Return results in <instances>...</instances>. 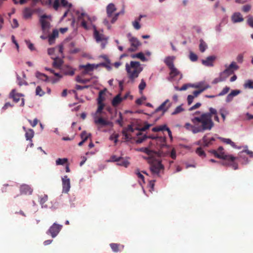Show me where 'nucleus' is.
<instances>
[{
	"label": "nucleus",
	"mask_w": 253,
	"mask_h": 253,
	"mask_svg": "<svg viewBox=\"0 0 253 253\" xmlns=\"http://www.w3.org/2000/svg\"><path fill=\"white\" fill-rule=\"evenodd\" d=\"M139 151L143 152L148 155V157H144L143 158L146 160L150 164V169L152 173L158 176L160 175V170L164 169V166L157 158L166 157L169 155H170V157L173 159H175L176 157V152L173 148L170 152L169 151L165 152L163 150L157 152L148 148H141Z\"/></svg>",
	"instance_id": "1"
},
{
	"label": "nucleus",
	"mask_w": 253,
	"mask_h": 253,
	"mask_svg": "<svg viewBox=\"0 0 253 253\" xmlns=\"http://www.w3.org/2000/svg\"><path fill=\"white\" fill-rule=\"evenodd\" d=\"M126 70L128 78L133 83L142 71L143 67L139 62L131 61L129 64H126Z\"/></svg>",
	"instance_id": "2"
},
{
	"label": "nucleus",
	"mask_w": 253,
	"mask_h": 253,
	"mask_svg": "<svg viewBox=\"0 0 253 253\" xmlns=\"http://www.w3.org/2000/svg\"><path fill=\"white\" fill-rule=\"evenodd\" d=\"M191 121L193 124L186 123L185 127L191 131L193 133L196 134L208 131L199 117H193L191 119Z\"/></svg>",
	"instance_id": "3"
},
{
	"label": "nucleus",
	"mask_w": 253,
	"mask_h": 253,
	"mask_svg": "<svg viewBox=\"0 0 253 253\" xmlns=\"http://www.w3.org/2000/svg\"><path fill=\"white\" fill-rule=\"evenodd\" d=\"M217 111L212 107L209 108V112L202 113L199 118L205 125L208 131L211 130L214 126V123L212 120V115H216Z\"/></svg>",
	"instance_id": "4"
},
{
	"label": "nucleus",
	"mask_w": 253,
	"mask_h": 253,
	"mask_svg": "<svg viewBox=\"0 0 253 253\" xmlns=\"http://www.w3.org/2000/svg\"><path fill=\"white\" fill-rule=\"evenodd\" d=\"M51 20V16L50 15L43 14L40 17L39 21L41 25L42 33L44 35H47L49 33L50 28V21Z\"/></svg>",
	"instance_id": "5"
},
{
	"label": "nucleus",
	"mask_w": 253,
	"mask_h": 253,
	"mask_svg": "<svg viewBox=\"0 0 253 253\" xmlns=\"http://www.w3.org/2000/svg\"><path fill=\"white\" fill-rule=\"evenodd\" d=\"M211 153L217 158L221 159L225 161H229V163L233 162L237 158L232 155L225 154L224 152V148L222 146H219L217 151L212 150Z\"/></svg>",
	"instance_id": "6"
},
{
	"label": "nucleus",
	"mask_w": 253,
	"mask_h": 253,
	"mask_svg": "<svg viewBox=\"0 0 253 253\" xmlns=\"http://www.w3.org/2000/svg\"><path fill=\"white\" fill-rule=\"evenodd\" d=\"M225 67L226 68L219 73L220 76L223 78L224 81H225L229 76L232 75L235 70L239 68V67L235 62H232L229 65L226 64Z\"/></svg>",
	"instance_id": "7"
},
{
	"label": "nucleus",
	"mask_w": 253,
	"mask_h": 253,
	"mask_svg": "<svg viewBox=\"0 0 253 253\" xmlns=\"http://www.w3.org/2000/svg\"><path fill=\"white\" fill-rule=\"evenodd\" d=\"M62 227V225L54 222L46 231V234L50 235L52 238H54L58 235Z\"/></svg>",
	"instance_id": "8"
},
{
	"label": "nucleus",
	"mask_w": 253,
	"mask_h": 253,
	"mask_svg": "<svg viewBox=\"0 0 253 253\" xmlns=\"http://www.w3.org/2000/svg\"><path fill=\"white\" fill-rule=\"evenodd\" d=\"M94 122L97 125L101 126H113V123L104 118L102 116H95L94 117Z\"/></svg>",
	"instance_id": "9"
},
{
	"label": "nucleus",
	"mask_w": 253,
	"mask_h": 253,
	"mask_svg": "<svg viewBox=\"0 0 253 253\" xmlns=\"http://www.w3.org/2000/svg\"><path fill=\"white\" fill-rule=\"evenodd\" d=\"M62 193L67 194L71 188L70 179L67 175H65L61 178Z\"/></svg>",
	"instance_id": "10"
},
{
	"label": "nucleus",
	"mask_w": 253,
	"mask_h": 253,
	"mask_svg": "<svg viewBox=\"0 0 253 253\" xmlns=\"http://www.w3.org/2000/svg\"><path fill=\"white\" fill-rule=\"evenodd\" d=\"M169 70L170 71L169 73V76L168 78L169 81L170 82H173L175 80L174 78L178 75L180 76L178 80V81H179L180 80L182 79V74L175 67L170 69Z\"/></svg>",
	"instance_id": "11"
},
{
	"label": "nucleus",
	"mask_w": 253,
	"mask_h": 253,
	"mask_svg": "<svg viewBox=\"0 0 253 253\" xmlns=\"http://www.w3.org/2000/svg\"><path fill=\"white\" fill-rule=\"evenodd\" d=\"M216 57L215 55L208 56L205 59H202L201 62L203 65L206 67H213L214 61L216 60Z\"/></svg>",
	"instance_id": "12"
},
{
	"label": "nucleus",
	"mask_w": 253,
	"mask_h": 253,
	"mask_svg": "<svg viewBox=\"0 0 253 253\" xmlns=\"http://www.w3.org/2000/svg\"><path fill=\"white\" fill-rule=\"evenodd\" d=\"M98 67V65L94 64L88 63L86 65H81L79 66L80 69L84 68V70L83 72L84 75L87 74L89 72L93 71L94 69Z\"/></svg>",
	"instance_id": "13"
},
{
	"label": "nucleus",
	"mask_w": 253,
	"mask_h": 253,
	"mask_svg": "<svg viewBox=\"0 0 253 253\" xmlns=\"http://www.w3.org/2000/svg\"><path fill=\"white\" fill-rule=\"evenodd\" d=\"M244 20L243 15L239 12H234L231 16V20L234 24L242 22Z\"/></svg>",
	"instance_id": "14"
},
{
	"label": "nucleus",
	"mask_w": 253,
	"mask_h": 253,
	"mask_svg": "<svg viewBox=\"0 0 253 253\" xmlns=\"http://www.w3.org/2000/svg\"><path fill=\"white\" fill-rule=\"evenodd\" d=\"M169 99L166 100L163 103H162L155 110L154 113H157L160 111H162L163 114L168 111L169 108L171 106V103L168 104V106H166V104L169 102Z\"/></svg>",
	"instance_id": "15"
},
{
	"label": "nucleus",
	"mask_w": 253,
	"mask_h": 253,
	"mask_svg": "<svg viewBox=\"0 0 253 253\" xmlns=\"http://www.w3.org/2000/svg\"><path fill=\"white\" fill-rule=\"evenodd\" d=\"M148 138L156 140L157 143H160L161 148L166 146L169 147V146L166 144V138L165 137L162 136H155L154 135L148 136Z\"/></svg>",
	"instance_id": "16"
},
{
	"label": "nucleus",
	"mask_w": 253,
	"mask_h": 253,
	"mask_svg": "<svg viewBox=\"0 0 253 253\" xmlns=\"http://www.w3.org/2000/svg\"><path fill=\"white\" fill-rule=\"evenodd\" d=\"M84 17H85V19H86L88 21L90 25L93 27L94 25L92 23L96 20V17L95 16L90 17L86 13L82 12L78 15V19L81 20Z\"/></svg>",
	"instance_id": "17"
},
{
	"label": "nucleus",
	"mask_w": 253,
	"mask_h": 253,
	"mask_svg": "<svg viewBox=\"0 0 253 253\" xmlns=\"http://www.w3.org/2000/svg\"><path fill=\"white\" fill-rule=\"evenodd\" d=\"M20 192L22 194L31 195L33 189L28 185L23 184L20 186Z\"/></svg>",
	"instance_id": "18"
},
{
	"label": "nucleus",
	"mask_w": 253,
	"mask_h": 253,
	"mask_svg": "<svg viewBox=\"0 0 253 253\" xmlns=\"http://www.w3.org/2000/svg\"><path fill=\"white\" fill-rule=\"evenodd\" d=\"M22 96H23V94L16 92L15 89H13L9 93V98H12L15 103L18 102Z\"/></svg>",
	"instance_id": "19"
},
{
	"label": "nucleus",
	"mask_w": 253,
	"mask_h": 253,
	"mask_svg": "<svg viewBox=\"0 0 253 253\" xmlns=\"http://www.w3.org/2000/svg\"><path fill=\"white\" fill-rule=\"evenodd\" d=\"M175 59V57L174 56H169L165 58L164 62L170 69L174 67L173 61Z\"/></svg>",
	"instance_id": "20"
},
{
	"label": "nucleus",
	"mask_w": 253,
	"mask_h": 253,
	"mask_svg": "<svg viewBox=\"0 0 253 253\" xmlns=\"http://www.w3.org/2000/svg\"><path fill=\"white\" fill-rule=\"evenodd\" d=\"M116 10V8L115 5L112 3H109L106 7L107 17L111 18L113 13Z\"/></svg>",
	"instance_id": "21"
},
{
	"label": "nucleus",
	"mask_w": 253,
	"mask_h": 253,
	"mask_svg": "<svg viewBox=\"0 0 253 253\" xmlns=\"http://www.w3.org/2000/svg\"><path fill=\"white\" fill-rule=\"evenodd\" d=\"M243 153H246L248 155H249L251 157H253V152L250 150H249L248 149H246L242 151L239 153V156L241 158H243V159L245 160V164H247L249 163L248 159L246 157H243L242 156V154Z\"/></svg>",
	"instance_id": "22"
},
{
	"label": "nucleus",
	"mask_w": 253,
	"mask_h": 253,
	"mask_svg": "<svg viewBox=\"0 0 253 253\" xmlns=\"http://www.w3.org/2000/svg\"><path fill=\"white\" fill-rule=\"evenodd\" d=\"M94 37L97 42L103 41V36L99 34L95 25H93Z\"/></svg>",
	"instance_id": "23"
},
{
	"label": "nucleus",
	"mask_w": 253,
	"mask_h": 253,
	"mask_svg": "<svg viewBox=\"0 0 253 253\" xmlns=\"http://www.w3.org/2000/svg\"><path fill=\"white\" fill-rule=\"evenodd\" d=\"M129 42L130 43L131 46H134L138 48L141 45L140 42L135 37H131L129 39Z\"/></svg>",
	"instance_id": "24"
},
{
	"label": "nucleus",
	"mask_w": 253,
	"mask_h": 253,
	"mask_svg": "<svg viewBox=\"0 0 253 253\" xmlns=\"http://www.w3.org/2000/svg\"><path fill=\"white\" fill-rule=\"evenodd\" d=\"M215 139L214 137H211L209 138L207 135H204L202 138L203 145L205 147L208 146L211 144L212 141H214Z\"/></svg>",
	"instance_id": "25"
},
{
	"label": "nucleus",
	"mask_w": 253,
	"mask_h": 253,
	"mask_svg": "<svg viewBox=\"0 0 253 253\" xmlns=\"http://www.w3.org/2000/svg\"><path fill=\"white\" fill-rule=\"evenodd\" d=\"M90 135V133L87 134L85 131H83L81 134V137L82 138V141L79 143L78 145L81 146Z\"/></svg>",
	"instance_id": "26"
},
{
	"label": "nucleus",
	"mask_w": 253,
	"mask_h": 253,
	"mask_svg": "<svg viewBox=\"0 0 253 253\" xmlns=\"http://www.w3.org/2000/svg\"><path fill=\"white\" fill-rule=\"evenodd\" d=\"M53 59V66L56 68H59L63 63V61L59 57H51Z\"/></svg>",
	"instance_id": "27"
},
{
	"label": "nucleus",
	"mask_w": 253,
	"mask_h": 253,
	"mask_svg": "<svg viewBox=\"0 0 253 253\" xmlns=\"http://www.w3.org/2000/svg\"><path fill=\"white\" fill-rule=\"evenodd\" d=\"M36 77L38 79L46 82L49 81L48 77L45 74L38 71L36 73Z\"/></svg>",
	"instance_id": "28"
},
{
	"label": "nucleus",
	"mask_w": 253,
	"mask_h": 253,
	"mask_svg": "<svg viewBox=\"0 0 253 253\" xmlns=\"http://www.w3.org/2000/svg\"><path fill=\"white\" fill-rule=\"evenodd\" d=\"M123 99V98L121 97V94H118L113 99L112 101V105L114 106H117L121 102Z\"/></svg>",
	"instance_id": "29"
},
{
	"label": "nucleus",
	"mask_w": 253,
	"mask_h": 253,
	"mask_svg": "<svg viewBox=\"0 0 253 253\" xmlns=\"http://www.w3.org/2000/svg\"><path fill=\"white\" fill-rule=\"evenodd\" d=\"M33 13V11L30 8L26 7L23 10V16L26 19L30 18Z\"/></svg>",
	"instance_id": "30"
},
{
	"label": "nucleus",
	"mask_w": 253,
	"mask_h": 253,
	"mask_svg": "<svg viewBox=\"0 0 253 253\" xmlns=\"http://www.w3.org/2000/svg\"><path fill=\"white\" fill-rule=\"evenodd\" d=\"M199 42V49L201 52L203 53L207 49L208 45L202 39H200Z\"/></svg>",
	"instance_id": "31"
},
{
	"label": "nucleus",
	"mask_w": 253,
	"mask_h": 253,
	"mask_svg": "<svg viewBox=\"0 0 253 253\" xmlns=\"http://www.w3.org/2000/svg\"><path fill=\"white\" fill-rule=\"evenodd\" d=\"M131 57L132 58H139L143 62L147 61V59L145 57L144 54L141 52H138L135 54H132Z\"/></svg>",
	"instance_id": "32"
},
{
	"label": "nucleus",
	"mask_w": 253,
	"mask_h": 253,
	"mask_svg": "<svg viewBox=\"0 0 253 253\" xmlns=\"http://www.w3.org/2000/svg\"><path fill=\"white\" fill-rule=\"evenodd\" d=\"M121 160L117 163V165L127 168L129 165V162L123 157H120Z\"/></svg>",
	"instance_id": "33"
},
{
	"label": "nucleus",
	"mask_w": 253,
	"mask_h": 253,
	"mask_svg": "<svg viewBox=\"0 0 253 253\" xmlns=\"http://www.w3.org/2000/svg\"><path fill=\"white\" fill-rule=\"evenodd\" d=\"M218 138L221 140L223 142L230 145L232 147H235L236 144L229 138H225L221 137H218Z\"/></svg>",
	"instance_id": "34"
},
{
	"label": "nucleus",
	"mask_w": 253,
	"mask_h": 253,
	"mask_svg": "<svg viewBox=\"0 0 253 253\" xmlns=\"http://www.w3.org/2000/svg\"><path fill=\"white\" fill-rule=\"evenodd\" d=\"M34 134V130L32 129H29L25 133V137L27 140H31Z\"/></svg>",
	"instance_id": "35"
},
{
	"label": "nucleus",
	"mask_w": 253,
	"mask_h": 253,
	"mask_svg": "<svg viewBox=\"0 0 253 253\" xmlns=\"http://www.w3.org/2000/svg\"><path fill=\"white\" fill-rule=\"evenodd\" d=\"M167 126L166 125H164L154 127L152 128V131L154 132H157L160 131H164L166 130L167 128Z\"/></svg>",
	"instance_id": "36"
},
{
	"label": "nucleus",
	"mask_w": 253,
	"mask_h": 253,
	"mask_svg": "<svg viewBox=\"0 0 253 253\" xmlns=\"http://www.w3.org/2000/svg\"><path fill=\"white\" fill-rule=\"evenodd\" d=\"M152 124H150L147 122H145L144 124V126L143 127H137L135 128V129L140 131H145V130L148 129L151 126H152Z\"/></svg>",
	"instance_id": "37"
},
{
	"label": "nucleus",
	"mask_w": 253,
	"mask_h": 253,
	"mask_svg": "<svg viewBox=\"0 0 253 253\" xmlns=\"http://www.w3.org/2000/svg\"><path fill=\"white\" fill-rule=\"evenodd\" d=\"M111 63H109L108 62H102L99 64H97L98 65V67L103 66L106 68L108 71H111L112 70V67L110 65Z\"/></svg>",
	"instance_id": "38"
},
{
	"label": "nucleus",
	"mask_w": 253,
	"mask_h": 253,
	"mask_svg": "<svg viewBox=\"0 0 253 253\" xmlns=\"http://www.w3.org/2000/svg\"><path fill=\"white\" fill-rule=\"evenodd\" d=\"M184 111V109L182 107V105L177 106L174 110V111L171 113L172 115H175L177 114L181 113Z\"/></svg>",
	"instance_id": "39"
},
{
	"label": "nucleus",
	"mask_w": 253,
	"mask_h": 253,
	"mask_svg": "<svg viewBox=\"0 0 253 253\" xmlns=\"http://www.w3.org/2000/svg\"><path fill=\"white\" fill-rule=\"evenodd\" d=\"M68 161V159L67 158H59L56 161V165H63L65 163H66Z\"/></svg>",
	"instance_id": "40"
},
{
	"label": "nucleus",
	"mask_w": 253,
	"mask_h": 253,
	"mask_svg": "<svg viewBox=\"0 0 253 253\" xmlns=\"http://www.w3.org/2000/svg\"><path fill=\"white\" fill-rule=\"evenodd\" d=\"M120 245L116 243H111L110 244V246L112 251L115 253H117L119 251V247Z\"/></svg>",
	"instance_id": "41"
},
{
	"label": "nucleus",
	"mask_w": 253,
	"mask_h": 253,
	"mask_svg": "<svg viewBox=\"0 0 253 253\" xmlns=\"http://www.w3.org/2000/svg\"><path fill=\"white\" fill-rule=\"evenodd\" d=\"M45 94L44 91H43L41 88V86H38L36 88V94L37 95H39L40 96H42Z\"/></svg>",
	"instance_id": "42"
},
{
	"label": "nucleus",
	"mask_w": 253,
	"mask_h": 253,
	"mask_svg": "<svg viewBox=\"0 0 253 253\" xmlns=\"http://www.w3.org/2000/svg\"><path fill=\"white\" fill-rule=\"evenodd\" d=\"M122 134L123 136L125 137V139L126 141H130L132 139V137L131 135L128 134L127 133V131L126 130V129H123L122 131Z\"/></svg>",
	"instance_id": "43"
},
{
	"label": "nucleus",
	"mask_w": 253,
	"mask_h": 253,
	"mask_svg": "<svg viewBox=\"0 0 253 253\" xmlns=\"http://www.w3.org/2000/svg\"><path fill=\"white\" fill-rule=\"evenodd\" d=\"M234 161L233 162L229 163V161H225V162H222V165L224 166H227V165H231L233 163L232 167L234 169H237L238 167V165L234 163Z\"/></svg>",
	"instance_id": "44"
},
{
	"label": "nucleus",
	"mask_w": 253,
	"mask_h": 253,
	"mask_svg": "<svg viewBox=\"0 0 253 253\" xmlns=\"http://www.w3.org/2000/svg\"><path fill=\"white\" fill-rule=\"evenodd\" d=\"M146 84L144 80V79H142L141 80L140 83L138 85V88L139 90V91L141 92L146 87Z\"/></svg>",
	"instance_id": "45"
},
{
	"label": "nucleus",
	"mask_w": 253,
	"mask_h": 253,
	"mask_svg": "<svg viewBox=\"0 0 253 253\" xmlns=\"http://www.w3.org/2000/svg\"><path fill=\"white\" fill-rule=\"evenodd\" d=\"M98 104V108L96 110V114H104V112H103L102 111V110L104 107V104L103 103H100V104Z\"/></svg>",
	"instance_id": "46"
},
{
	"label": "nucleus",
	"mask_w": 253,
	"mask_h": 253,
	"mask_svg": "<svg viewBox=\"0 0 253 253\" xmlns=\"http://www.w3.org/2000/svg\"><path fill=\"white\" fill-rule=\"evenodd\" d=\"M230 90V87L228 86H225L223 88L222 90L217 95L218 96H221L227 94Z\"/></svg>",
	"instance_id": "47"
},
{
	"label": "nucleus",
	"mask_w": 253,
	"mask_h": 253,
	"mask_svg": "<svg viewBox=\"0 0 253 253\" xmlns=\"http://www.w3.org/2000/svg\"><path fill=\"white\" fill-rule=\"evenodd\" d=\"M196 153L200 157H205L206 156L205 152L203 151L201 147H198L196 149Z\"/></svg>",
	"instance_id": "48"
},
{
	"label": "nucleus",
	"mask_w": 253,
	"mask_h": 253,
	"mask_svg": "<svg viewBox=\"0 0 253 253\" xmlns=\"http://www.w3.org/2000/svg\"><path fill=\"white\" fill-rule=\"evenodd\" d=\"M104 93L103 91H100L99 93V95L97 98V103H103L102 102L104 100V98L103 97L102 95Z\"/></svg>",
	"instance_id": "49"
},
{
	"label": "nucleus",
	"mask_w": 253,
	"mask_h": 253,
	"mask_svg": "<svg viewBox=\"0 0 253 253\" xmlns=\"http://www.w3.org/2000/svg\"><path fill=\"white\" fill-rule=\"evenodd\" d=\"M189 58L191 61L195 62L198 59V56L194 53L190 52L189 54Z\"/></svg>",
	"instance_id": "50"
},
{
	"label": "nucleus",
	"mask_w": 253,
	"mask_h": 253,
	"mask_svg": "<svg viewBox=\"0 0 253 253\" xmlns=\"http://www.w3.org/2000/svg\"><path fill=\"white\" fill-rule=\"evenodd\" d=\"M48 200V196L47 195H44L43 197H40L39 202L40 205L44 204Z\"/></svg>",
	"instance_id": "51"
},
{
	"label": "nucleus",
	"mask_w": 253,
	"mask_h": 253,
	"mask_svg": "<svg viewBox=\"0 0 253 253\" xmlns=\"http://www.w3.org/2000/svg\"><path fill=\"white\" fill-rule=\"evenodd\" d=\"M17 79L18 81V84L20 85H28V83L25 81L24 80H22L21 77L17 75Z\"/></svg>",
	"instance_id": "52"
},
{
	"label": "nucleus",
	"mask_w": 253,
	"mask_h": 253,
	"mask_svg": "<svg viewBox=\"0 0 253 253\" xmlns=\"http://www.w3.org/2000/svg\"><path fill=\"white\" fill-rule=\"evenodd\" d=\"M147 138H148V136L146 135H144L142 137H138L137 140H136V143L137 144L141 143Z\"/></svg>",
	"instance_id": "53"
},
{
	"label": "nucleus",
	"mask_w": 253,
	"mask_h": 253,
	"mask_svg": "<svg viewBox=\"0 0 253 253\" xmlns=\"http://www.w3.org/2000/svg\"><path fill=\"white\" fill-rule=\"evenodd\" d=\"M61 5L64 7H71L72 6V4L69 3L67 0H60Z\"/></svg>",
	"instance_id": "54"
},
{
	"label": "nucleus",
	"mask_w": 253,
	"mask_h": 253,
	"mask_svg": "<svg viewBox=\"0 0 253 253\" xmlns=\"http://www.w3.org/2000/svg\"><path fill=\"white\" fill-rule=\"evenodd\" d=\"M79 21H81V25L86 30H88L89 29L87 23L85 21V17H84L82 19L79 20Z\"/></svg>",
	"instance_id": "55"
},
{
	"label": "nucleus",
	"mask_w": 253,
	"mask_h": 253,
	"mask_svg": "<svg viewBox=\"0 0 253 253\" xmlns=\"http://www.w3.org/2000/svg\"><path fill=\"white\" fill-rule=\"evenodd\" d=\"M121 160L120 157H117L116 155H113L111 156L110 160H108V162H118Z\"/></svg>",
	"instance_id": "56"
},
{
	"label": "nucleus",
	"mask_w": 253,
	"mask_h": 253,
	"mask_svg": "<svg viewBox=\"0 0 253 253\" xmlns=\"http://www.w3.org/2000/svg\"><path fill=\"white\" fill-rule=\"evenodd\" d=\"M224 81H225L224 80V78H222V77H221V76H220V75H219V77H218V78H216L214 79L213 80V81H212V83L213 84H217L218 83L222 82H224Z\"/></svg>",
	"instance_id": "57"
},
{
	"label": "nucleus",
	"mask_w": 253,
	"mask_h": 253,
	"mask_svg": "<svg viewBox=\"0 0 253 253\" xmlns=\"http://www.w3.org/2000/svg\"><path fill=\"white\" fill-rule=\"evenodd\" d=\"M132 26L134 28L137 30H139L141 28V26L139 24V22L138 21L135 20L132 23Z\"/></svg>",
	"instance_id": "58"
},
{
	"label": "nucleus",
	"mask_w": 253,
	"mask_h": 253,
	"mask_svg": "<svg viewBox=\"0 0 253 253\" xmlns=\"http://www.w3.org/2000/svg\"><path fill=\"white\" fill-rule=\"evenodd\" d=\"M76 81L80 83L85 84L88 83L89 80L88 79H82L80 76H78L76 78Z\"/></svg>",
	"instance_id": "59"
},
{
	"label": "nucleus",
	"mask_w": 253,
	"mask_h": 253,
	"mask_svg": "<svg viewBox=\"0 0 253 253\" xmlns=\"http://www.w3.org/2000/svg\"><path fill=\"white\" fill-rule=\"evenodd\" d=\"M123 115L121 113H119V119H117L116 121V122L118 124L121 126H123Z\"/></svg>",
	"instance_id": "60"
},
{
	"label": "nucleus",
	"mask_w": 253,
	"mask_h": 253,
	"mask_svg": "<svg viewBox=\"0 0 253 253\" xmlns=\"http://www.w3.org/2000/svg\"><path fill=\"white\" fill-rule=\"evenodd\" d=\"M240 93L241 91L240 90L235 89L232 90L229 94L232 97H234L238 95L239 94H240Z\"/></svg>",
	"instance_id": "61"
},
{
	"label": "nucleus",
	"mask_w": 253,
	"mask_h": 253,
	"mask_svg": "<svg viewBox=\"0 0 253 253\" xmlns=\"http://www.w3.org/2000/svg\"><path fill=\"white\" fill-rule=\"evenodd\" d=\"M247 23L252 28H253V17L249 15L248 17V20H247Z\"/></svg>",
	"instance_id": "62"
},
{
	"label": "nucleus",
	"mask_w": 253,
	"mask_h": 253,
	"mask_svg": "<svg viewBox=\"0 0 253 253\" xmlns=\"http://www.w3.org/2000/svg\"><path fill=\"white\" fill-rule=\"evenodd\" d=\"M244 87L253 89V81L249 80L248 82L244 84Z\"/></svg>",
	"instance_id": "63"
},
{
	"label": "nucleus",
	"mask_w": 253,
	"mask_h": 253,
	"mask_svg": "<svg viewBox=\"0 0 253 253\" xmlns=\"http://www.w3.org/2000/svg\"><path fill=\"white\" fill-rule=\"evenodd\" d=\"M14 106V104H11L9 102L6 103L2 107L1 109L2 110H6L8 108H12Z\"/></svg>",
	"instance_id": "64"
}]
</instances>
